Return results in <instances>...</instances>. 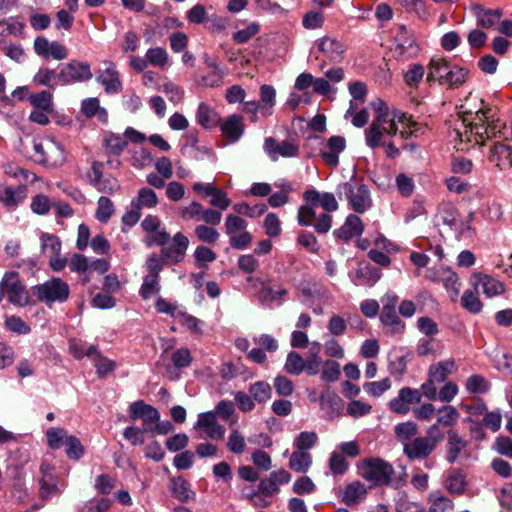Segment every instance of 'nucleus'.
Listing matches in <instances>:
<instances>
[{"label": "nucleus", "mask_w": 512, "mask_h": 512, "mask_svg": "<svg viewBox=\"0 0 512 512\" xmlns=\"http://www.w3.org/2000/svg\"><path fill=\"white\" fill-rule=\"evenodd\" d=\"M107 67L98 72L96 80L104 86V90L108 94L118 93L122 90V84L119 80V72L112 62L106 63Z\"/></svg>", "instance_id": "5701e85b"}, {"label": "nucleus", "mask_w": 512, "mask_h": 512, "mask_svg": "<svg viewBox=\"0 0 512 512\" xmlns=\"http://www.w3.org/2000/svg\"><path fill=\"white\" fill-rule=\"evenodd\" d=\"M27 196L25 185L5 186L0 184V203L7 209H15Z\"/></svg>", "instance_id": "a878e982"}, {"label": "nucleus", "mask_w": 512, "mask_h": 512, "mask_svg": "<svg viewBox=\"0 0 512 512\" xmlns=\"http://www.w3.org/2000/svg\"><path fill=\"white\" fill-rule=\"evenodd\" d=\"M466 68L451 64L446 58L435 56L428 64L427 81L437 80L439 84L448 88H458L468 77Z\"/></svg>", "instance_id": "f03ea898"}, {"label": "nucleus", "mask_w": 512, "mask_h": 512, "mask_svg": "<svg viewBox=\"0 0 512 512\" xmlns=\"http://www.w3.org/2000/svg\"><path fill=\"white\" fill-rule=\"evenodd\" d=\"M466 447L467 441L464 440L456 431L450 430L448 432L446 460L450 464H453Z\"/></svg>", "instance_id": "f704fd0d"}, {"label": "nucleus", "mask_w": 512, "mask_h": 512, "mask_svg": "<svg viewBox=\"0 0 512 512\" xmlns=\"http://www.w3.org/2000/svg\"><path fill=\"white\" fill-rule=\"evenodd\" d=\"M380 321L384 326L390 327L394 333H403L406 327L405 323L398 317L396 309L388 307H382Z\"/></svg>", "instance_id": "e433bc0d"}, {"label": "nucleus", "mask_w": 512, "mask_h": 512, "mask_svg": "<svg viewBox=\"0 0 512 512\" xmlns=\"http://www.w3.org/2000/svg\"><path fill=\"white\" fill-rule=\"evenodd\" d=\"M489 160L501 170L507 169L512 165V147L496 141L490 148Z\"/></svg>", "instance_id": "cd10ccee"}, {"label": "nucleus", "mask_w": 512, "mask_h": 512, "mask_svg": "<svg viewBox=\"0 0 512 512\" xmlns=\"http://www.w3.org/2000/svg\"><path fill=\"white\" fill-rule=\"evenodd\" d=\"M158 196L154 190L144 187L139 189L137 195L132 198L130 206L139 209H152L158 205Z\"/></svg>", "instance_id": "72a5a7b5"}, {"label": "nucleus", "mask_w": 512, "mask_h": 512, "mask_svg": "<svg viewBox=\"0 0 512 512\" xmlns=\"http://www.w3.org/2000/svg\"><path fill=\"white\" fill-rule=\"evenodd\" d=\"M248 224L237 213H229L225 217V234L229 237L232 248L243 250L252 242V235L246 230Z\"/></svg>", "instance_id": "6e6552de"}, {"label": "nucleus", "mask_w": 512, "mask_h": 512, "mask_svg": "<svg viewBox=\"0 0 512 512\" xmlns=\"http://www.w3.org/2000/svg\"><path fill=\"white\" fill-rule=\"evenodd\" d=\"M296 288L300 293V300L309 307H312L315 299L321 296L318 285L310 280H304L300 282Z\"/></svg>", "instance_id": "c9c22d12"}, {"label": "nucleus", "mask_w": 512, "mask_h": 512, "mask_svg": "<svg viewBox=\"0 0 512 512\" xmlns=\"http://www.w3.org/2000/svg\"><path fill=\"white\" fill-rule=\"evenodd\" d=\"M220 128L223 136L230 142H237L244 132L243 118L238 114H233L221 124Z\"/></svg>", "instance_id": "c756f323"}, {"label": "nucleus", "mask_w": 512, "mask_h": 512, "mask_svg": "<svg viewBox=\"0 0 512 512\" xmlns=\"http://www.w3.org/2000/svg\"><path fill=\"white\" fill-rule=\"evenodd\" d=\"M372 406L360 400H352L348 403L346 408L347 415L353 418H360L370 414Z\"/></svg>", "instance_id": "680f3d73"}, {"label": "nucleus", "mask_w": 512, "mask_h": 512, "mask_svg": "<svg viewBox=\"0 0 512 512\" xmlns=\"http://www.w3.org/2000/svg\"><path fill=\"white\" fill-rule=\"evenodd\" d=\"M444 439V433L433 424L427 429V436L414 438L403 447V452L410 460H423L428 458L435 450L437 444Z\"/></svg>", "instance_id": "423d86ee"}, {"label": "nucleus", "mask_w": 512, "mask_h": 512, "mask_svg": "<svg viewBox=\"0 0 512 512\" xmlns=\"http://www.w3.org/2000/svg\"><path fill=\"white\" fill-rule=\"evenodd\" d=\"M346 148V140L343 136H331L326 145L320 150V156L325 164L330 167H337L339 164V155Z\"/></svg>", "instance_id": "4be33fe9"}, {"label": "nucleus", "mask_w": 512, "mask_h": 512, "mask_svg": "<svg viewBox=\"0 0 512 512\" xmlns=\"http://www.w3.org/2000/svg\"><path fill=\"white\" fill-rule=\"evenodd\" d=\"M233 210L238 215H244L250 218H258L266 212L267 206L263 203L250 206L246 202H241L234 204Z\"/></svg>", "instance_id": "603ef678"}, {"label": "nucleus", "mask_w": 512, "mask_h": 512, "mask_svg": "<svg viewBox=\"0 0 512 512\" xmlns=\"http://www.w3.org/2000/svg\"><path fill=\"white\" fill-rule=\"evenodd\" d=\"M93 77L90 65L87 62L72 60L61 66L58 80L62 85L86 82Z\"/></svg>", "instance_id": "f8f14e48"}, {"label": "nucleus", "mask_w": 512, "mask_h": 512, "mask_svg": "<svg viewBox=\"0 0 512 512\" xmlns=\"http://www.w3.org/2000/svg\"><path fill=\"white\" fill-rule=\"evenodd\" d=\"M419 47L415 42L412 33L401 25L395 35V55L403 60L415 57L418 54Z\"/></svg>", "instance_id": "aec40b11"}, {"label": "nucleus", "mask_w": 512, "mask_h": 512, "mask_svg": "<svg viewBox=\"0 0 512 512\" xmlns=\"http://www.w3.org/2000/svg\"><path fill=\"white\" fill-rule=\"evenodd\" d=\"M69 350L76 359H82L85 356L93 358L98 351L97 346L95 345H87L77 341H72L70 343Z\"/></svg>", "instance_id": "13d9d810"}, {"label": "nucleus", "mask_w": 512, "mask_h": 512, "mask_svg": "<svg viewBox=\"0 0 512 512\" xmlns=\"http://www.w3.org/2000/svg\"><path fill=\"white\" fill-rule=\"evenodd\" d=\"M466 487L465 476L460 470H452L446 479V488L451 494L460 495Z\"/></svg>", "instance_id": "49530a36"}, {"label": "nucleus", "mask_w": 512, "mask_h": 512, "mask_svg": "<svg viewBox=\"0 0 512 512\" xmlns=\"http://www.w3.org/2000/svg\"><path fill=\"white\" fill-rule=\"evenodd\" d=\"M171 489L175 497L181 502H187L194 497V492L190 490V484L182 477L171 480Z\"/></svg>", "instance_id": "a18cd8bd"}, {"label": "nucleus", "mask_w": 512, "mask_h": 512, "mask_svg": "<svg viewBox=\"0 0 512 512\" xmlns=\"http://www.w3.org/2000/svg\"><path fill=\"white\" fill-rule=\"evenodd\" d=\"M312 465V456L307 451L295 450L290 454V470L305 473Z\"/></svg>", "instance_id": "4c0bfd02"}, {"label": "nucleus", "mask_w": 512, "mask_h": 512, "mask_svg": "<svg viewBox=\"0 0 512 512\" xmlns=\"http://www.w3.org/2000/svg\"><path fill=\"white\" fill-rule=\"evenodd\" d=\"M313 49L319 53L316 57L330 62H340L345 52L344 44L336 38L323 36L314 42Z\"/></svg>", "instance_id": "dca6fc26"}, {"label": "nucleus", "mask_w": 512, "mask_h": 512, "mask_svg": "<svg viewBox=\"0 0 512 512\" xmlns=\"http://www.w3.org/2000/svg\"><path fill=\"white\" fill-rule=\"evenodd\" d=\"M65 446L66 454L70 459L79 460L84 455V447L80 440L74 435H70L66 438Z\"/></svg>", "instance_id": "338daca9"}, {"label": "nucleus", "mask_w": 512, "mask_h": 512, "mask_svg": "<svg viewBox=\"0 0 512 512\" xmlns=\"http://www.w3.org/2000/svg\"><path fill=\"white\" fill-rule=\"evenodd\" d=\"M422 394L420 390L411 387H403L398 395L389 402V409L399 415H406L411 411L412 404L421 402Z\"/></svg>", "instance_id": "f3484780"}, {"label": "nucleus", "mask_w": 512, "mask_h": 512, "mask_svg": "<svg viewBox=\"0 0 512 512\" xmlns=\"http://www.w3.org/2000/svg\"><path fill=\"white\" fill-rule=\"evenodd\" d=\"M145 57L151 65L157 67H164L168 62V53L161 47L148 49Z\"/></svg>", "instance_id": "69168bd1"}, {"label": "nucleus", "mask_w": 512, "mask_h": 512, "mask_svg": "<svg viewBox=\"0 0 512 512\" xmlns=\"http://www.w3.org/2000/svg\"><path fill=\"white\" fill-rule=\"evenodd\" d=\"M264 151L268 154L271 160H278L279 156H288V141L284 140L278 143L274 138L269 137L265 139Z\"/></svg>", "instance_id": "58836bf2"}, {"label": "nucleus", "mask_w": 512, "mask_h": 512, "mask_svg": "<svg viewBox=\"0 0 512 512\" xmlns=\"http://www.w3.org/2000/svg\"><path fill=\"white\" fill-rule=\"evenodd\" d=\"M147 274L143 278L139 294L144 300L157 295L161 290L160 272L163 269V260L157 254L152 253L146 260Z\"/></svg>", "instance_id": "9d476101"}, {"label": "nucleus", "mask_w": 512, "mask_h": 512, "mask_svg": "<svg viewBox=\"0 0 512 512\" xmlns=\"http://www.w3.org/2000/svg\"><path fill=\"white\" fill-rule=\"evenodd\" d=\"M372 108L376 113V117L371 124H382L381 127L387 128L389 124L394 126L401 125L400 136L401 138H408L409 136L416 135L419 130V124L412 120L411 116L406 113L395 111L390 117L388 112V106L386 102L381 99H377L372 102Z\"/></svg>", "instance_id": "20e7f679"}, {"label": "nucleus", "mask_w": 512, "mask_h": 512, "mask_svg": "<svg viewBox=\"0 0 512 512\" xmlns=\"http://www.w3.org/2000/svg\"><path fill=\"white\" fill-rule=\"evenodd\" d=\"M491 384L482 375L473 374L469 376L465 382V388L469 393H487L490 390Z\"/></svg>", "instance_id": "de8ad7c7"}, {"label": "nucleus", "mask_w": 512, "mask_h": 512, "mask_svg": "<svg viewBox=\"0 0 512 512\" xmlns=\"http://www.w3.org/2000/svg\"><path fill=\"white\" fill-rule=\"evenodd\" d=\"M189 246V239L181 232H177L169 246L161 249V254L158 257L163 260V266L167 264H177L184 260L186 251Z\"/></svg>", "instance_id": "2eb2a0df"}, {"label": "nucleus", "mask_w": 512, "mask_h": 512, "mask_svg": "<svg viewBox=\"0 0 512 512\" xmlns=\"http://www.w3.org/2000/svg\"><path fill=\"white\" fill-rule=\"evenodd\" d=\"M367 495L365 485L360 481L347 484L343 490L341 502L346 506H355L364 501Z\"/></svg>", "instance_id": "c85d7f7f"}, {"label": "nucleus", "mask_w": 512, "mask_h": 512, "mask_svg": "<svg viewBox=\"0 0 512 512\" xmlns=\"http://www.w3.org/2000/svg\"><path fill=\"white\" fill-rule=\"evenodd\" d=\"M425 75V68L422 64L414 63L404 73V82L410 88H417Z\"/></svg>", "instance_id": "09e8293b"}, {"label": "nucleus", "mask_w": 512, "mask_h": 512, "mask_svg": "<svg viewBox=\"0 0 512 512\" xmlns=\"http://www.w3.org/2000/svg\"><path fill=\"white\" fill-rule=\"evenodd\" d=\"M220 116L210 105L201 102L196 111V122L204 129H213L220 124Z\"/></svg>", "instance_id": "2f4dec72"}, {"label": "nucleus", "mask_w": 512, "mask_h": 512, "mask_svg": "<svg viewBox=\"0 0 512 512\" xmlns=\"http://www.w3.org/2000/svg\"><path fill=\"white\" fill-rule=\"evenodd\" d=\"M455 368V361L452 359L438 362L432 365L429 369L428 375L437 381L439 384L444 382Z\"/></svg>", "instance_id": "a19ab883"}, {"label": "nucleus", "mask_w": 512, "mask_h": 512, "mask_svg": "<svg viewBox=\"0 0 512 512\" xmlns=\"http://www.w3.org/2000/svg\"><path fill=\"white\" fill-rule=\"evenodd\" d=\"M459 416V412L454 406L445 405L437 410V422L435 424L453 427L458 422Z\"/></svg>", "instance_id": "37998d69"}, {"label": "nucleus", "mask_w": 512, "mask_h": 512, "mask_svg": "<svg viewBox=\"0 0 512 512\" xmlns=\"http://www.w3.org/2000/svg\"><path fill=\"white\" fill-rule=\"evenodd\" d=\"M0 290L14 305L24 306L28 303V292L16 272H7L4 275L0 282Z\"/></svg>", "instance_id": "ddd939ff"}, {"label": "nucleus", "mask_w": 512, "mask_h": 512, "mask_svg": "<svg viewBox=\"0 0 512 512\" xmlns=\"http://www.w3.org/2000/svg\"><path fill=\"white\" fill-rule=\"evenodd\" d=\"M286 295V289L283 285L278 284L274 280H269L263 285L259 298L265 304H280Z\"/></svg>", "instance_id": "7c9ffc66"}, {"label": "nucleus", "mask_w": 512, "mask_h": 512, "mask_svg": "<svg viewBox=\"0 0 512 512\" xmlns=\"http://www.w3.org/2000/svg\"><path fill=\"white\" fill-rule=\"evenodd\" d=\"M340 199H346L348 206L356 213L363 214L373 206L369 187L361 180L351 179L340 183L336 189Z\"/></svg>", "instance_id": "7ed1b4c3"}, {"label": "nucleus", "mask_w": 512, "mask_h": 512, "mask_svg": "<svg viewBox=\"0 0 512 512\" xmlns=\"http://www.w3.org/2000/svg\"><path fill=\"white\" fill-rule=\"evenodd\" d=\"M364 231V225L361 218L356 214H349L344 224L333 231V235L343 241H349L352 238L360 236Z\"/></svg>", "instance_id": "b1692460"}, {"label": "nucleus", "mask_w": 512, "mask_h": 512, "mask_svg": "<svg viewBox=\"0 0 512 512\" xmlns=\"http://www.w3.org/2000/svg\"><path fill=\"white\" fill-rule=\"evenodd\" d=\"M393 474V466L381 458L373 457L363 461L361 476L373 485H390Z\"/></svg>", "instance_id": "1a4fd4ad"}, {"label": "nucleus", "mask_w": 512, "mask_h": 512, "mask_svg": "<svg viewBox=\"0 0 512 512\" xmlns=\"http://www.w3.org/2000/svg\"><path fill=\"white\" fill-rule=\"evenodd\" d=\"M506 125L495 118L491 108L463 112L461 126L456 127V135L463 144H484L488 139L502 138Z\"/></svg>", "instance_id": "f257e3e1"}, {"label": "nucleus", "mask_w": 512, "mask_h": 512, "mask_svg": "<svg viewBox=\"0 0 512 512\" xmlns=\"http://www.w3.org/2000/svg\"><path fill=\"white\" fill-rule=\"evenodd\" d=\"M33 149L41 163L60 166L66 160L63 146L53 138L47 137L41 141L34 140Z\"/></svg>", "instance_id": "9b49d317"}, {"label": "nucleus", "mask_w": 512, "mask_h": 512, "mask_svg": "<svg viewBox=\"0 0 512 512\" xmlns=\"http://www.w3.org/2000/svg\"><path fill=\"white\" fill-rule=\"evenodd\" d=\"M30 102L36 109H41L44 111L53 110L52 94L47 90H43L37 94L31 95Z\"/></svg>", "instance_id": "052dcab7"}, {"label": "nucleus", "mask_w": 512, "mask_h": 512, "mask_svg": "<svg viewBox=\"0 0 512 512\" xmlns=\"http://www.w3.org/2000/svg\"><path fill=\"white\" fill-rule=\"evenodd\" d=\"M194 428L204 432L199 435L200 439L222 440L226 431L225 427L217 422L216 412L200 413Z\"/></svg>", "instance_id": "6ab92c4d"}, {"label": "nucleus", "mask_w": 512, "mask_h": 512, "mask_svg": "<svg viewBox=\"0 0 512 512\" xmlns=\"http://www.w3.org/2000/svg\"><path fill=\"white\" fill-rule=\"evenodd\" d=\"M33 82L39 86H48L49 88L55 89L58 84V73L55 70L47 67L40 68L33 77Z\"/></svg>", "instance_id": "79ce46f5"}, {"label": "nucleus", "mask_w": 512, "mask_h": 512, "mask_svg": "<svg viewBox=\"0 0 512 512\" xmlns=\"http://www.w3.org/2000/svg\"><path fill=\"white\" fill-rule=\"evenodd\" d=\"M127 145L128 141L120 135L111 134L105 139L106 149L113 155H120Z\"/></svg>", "instance_id": "774afa93"}, {"label": "nucleus", "mask_w": 512, "mask_h": 512, "mask_svg": "<svg viewBox=\"0 0 512 512\" xmlns=\"http://www.w3.org/2000/svg\"><path fill=\"white\" fill-rule=\"evenodd\" d=\"M114 211V204L108 197L101 196L98 199L95 217L99 222L107 223L114 214Z\"/></svg>", "instance_id": "3c124183"}, {"label": "nucleus", "mask_w": 512, "mask_h": 512, "mask_svg": "<svg viewBox=\"0 0 512 512\" xmlns=\"http://www.w3.org/2000/svg\"><path fill=\"white\" fill-rule=\"evenodd\" d=\"M318 441V436L315 432L304 431L301 432L294 439V447L300 451H307L313 448Z\"/></svg>", "instance_id": "4d7b16f0"}, {"label": "nucleus", "mask_w": 512, "mask_h": 512, "mask_svg": "<svg viewBox=\"0 0 512 512\" xmlns=\"http://www.w3.org/2000/svg\"><path fill=\"white\" fill-rule=\"evenodd\" d=\"M428 501L430 503L429 512H445L453 508V502L438 491L430 493Z\"/></svg>", "instance_id": "8fccbe9b"}, {"label": "nucleus", "mask_w": 512, "mask_h": 512, "mask_svg": "<svg viewBox=\"0 0 512 512\" xmlns=\"http://www.w3.org/2000/svg\"><path fill=\"white\" fill-rule=\"evenodd\" d=\"M329 469L333 475H343L348 470V462L345 457L338 453L332 452L329 458Z\"/></svg>", "instance_id": "0e129e2a"}, {"label": "nucleus", "mask_w": 512, "mask_h": 512, "mask_svg": "<svg viewBox=\"0 0 512 512\" xmlns=\"http://www.w3.org/2000/svg\"><path fill=\"white\" fill-rule=\"evenodd\" d=\"M427 278L434 282H441L453 302H456L461 289V283L457 273L449 268L440 267L430 271Z\"/></svg>", "instance_id": "a211bd4d"}, {"label": "nucleus", "mask_w": 512, "mask_h": 512, "mask_svg": "<svg viewBox=\"0 0 512 512\" xmlns=\"http://www.w3.org/2000/svg\"><path fill=\"white\" fill-rule=\"evenodd\" d=\"M470 283L475 290L481 287L483 294L488 298L502 295L506 290L503 282L481 272H474L471 275Z\"/></svg>", "instance_id": "412c9836"}, {"label": "nucleus", "mask_w": 512, "mask_h": 512, "mask_svg": "<svg viewBox=\"0 0 512 512\" xmlns=\"http://www.w3.org/2000/svg\"><path fill=\"white\" fill-rule=\"evenodd\" d=\"M477 25L482 28H492L500 22L503 16V11L500 8L486 9L481 6L474 8Z\"/></svg>", "instance_id": "473e14b6"}, {"label": "nucleus", "mask_w": 512, "mask_h": 512, "mask_svg": "<svg viewBox=\"0 0 512 512\" xmlns=\"http://www.w3.org/2000/svg\"><path fill=\"white\" fill-rule=\"evenodd\" d=\"M37 299L51 307L54 303H64L70 295V287L67 282L59 277H52L42 284L32 288Z\"/></svg>", "instance_id": "0eeeda50"}, {"label": "nucleus", "mask_w": 512, "mask_h": 512, "mask_svg": "<svg viewBox=\"0 0 512 512\" xmlns=\"http://www.w3.org/2000/svg\"><path fill=\"white\" fill-rule=\"evenodd\" d=\"M391 388V381L389 378H384L380 381L366 382L363 384V389L373 397H380L384 392Z\"/></svg>", "instance_id": "e2e57ef3"}, {"label": "nucleus", "mask_w": 512, "mask_h": 512, "mask_svg": "<svg viewBox=\"0 0 512 512\" xmlns=\"http://www.w3.org/2000/svg\"><path fill=\"white\" fill-rule=\"evenodd\" d=\"M461 305L471 314H478L483 308V303L479 298L478 292L470 289L464 291L461 297Z\"/></svg>", "instance_id": "c03bdc74"}, {"label": "nucleus", "mask_w": 512, "mask_h": 512, "mask_svg": "<svg viewBox=\"0 0 512 512\" xmlns=\"http://www.w3.org/2000/svg\"><path fill=\"white\" fill-rule=\"evenodd\" d=\"M394 433L397 440L404 446L407 442H411L417 435L418 426L412 421L402 422L395 426Z\"/></svg>", "instance_id": "ea45409f"}, {"label": "nucleus", "mask_w": 512, "mask_h": 512, "mask_svg": "<svg viewBox=\"0 0 512 512\" xmlns=\"http://www.w3.org/2000/svg\"><path fill=\"white\" fill-rule=\"evenodd\" d=\"M382 273L380 269L366 263L360 264L353 276H351V280L356 286H374L381 278Z\"/></svg>", "instance_id": "393cba45"}, {"label": "nucleus", "mask_w": 512, "mask_h": 512, "mask_svg": "<svg viewBox=\"0 0 512 512\" xmlns=\"http://www.w3.org/2000/svg\"><path fill=\"white\" fill-rule=\"evenodd\" d=\"M249 392L253 399L259 403H264L271 398V387L268 383L258 381L252 384Z\"/></svg>", "instance_id": "6e6d98bb"}, {"label": "nucleus", "mask_w": 512, "mask_h": 512, "mask_svg": "<svg viewBox=\"0 0 512 512\" xmlns=\"http://www.w3.org/2000/svg\"><path fill=\"white\" fill-rule=\"evenodd\" d=\"M395 186L399 194L405 198L412 196L415 190L414 179L405 173L396 175Z\"/></svg>", "instance_id": "864d4df0"}, {"label": "nucleus", "mask_w": 512, "mask_h": 512, "mask_svg": "<svg viewBox=\"0 0 512 512\" xmlns=\"http://www.w3.org/2000/svg\"><path fill=\"white\" fill-rule=\"evenodd\" d=\"M129 417L131 420H141L142 429L146 433H152L156 422L160 419L159 411L143 400H137L129 406Z\"/></svg>", "instance_id": "4468645a"}, {"label": "nucleus", "mask_w": 512, "mask_h": 512, "mask_svg": "<svg viewBox=\"0 0 512 512\" xmlns=\"http://www.w3.org/2000/svg\"><path fill=\"white\" fill-rule=\"evenodd\" d=\"M48 446L52 449H59L65 445L66 438L70 435L63 428H50L46 432Z\"/></svg>", "instance_id": "bf43d9fd"}, {"label": "nucleus", "mask_w": 512, "mask_h": 512, "mask_svg": "<svg viewBox=\"0 0 512 512\" xmlns=\"http://www.w3.org/2000/svg\"><path fill=\"white\" fill-rule=\"evenodd\" d=\"M41 250L43 252L49 251L50 256L58 255L61 253V241L60 239L49 233H42L41 237Z\"/></svg>", "instance_id": "5fc2aeb1"}, {"label": "nucleus", "mask_w": 512, "mask_h": 512, "mask_svg": "<svg viewBox=\"0 0 512 512\" xmlns=\"http://www.w3.org/2000/svg\"><path fill=\"white\" fill-rule=\"evenodd\" d=\"M381 125L379 123L370 124L365 130L366 145L371 149L383 147L387 158L396 159L400 155V149L392 138L398 133L400 134L399 127L394 126L393 123L389 124L387 128L381 127Z\"/></svg>", "instance_id": "39448f33"}, {"label": "nucleus", "mask_w": 512, "mask_h": 512, "mask_svg": "<svg viewBox=\"0 0 512 512\" xmlns=\"http://www.w3.org/2000/svg\"><path fill=\"white\" fill-rule=\"evenodd\" d=\"M304 199L311 206L320 205L327 212H334L338 209V202L333 193H320L315 189L305 191Z\"/></svg>", "instance_id": "bb28decb"}]
</instances>
